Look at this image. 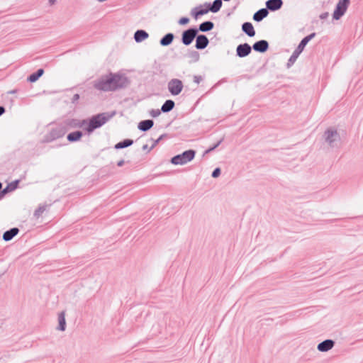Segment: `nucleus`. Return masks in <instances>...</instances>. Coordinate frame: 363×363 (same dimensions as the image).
Returning <instances> with one entry per match:
<instances>
[{
    "mask_svg": "<svg viewBox=\"0 0 363 363\" xmlns=\"http://www.w3.org/2000/svg\"><path fill=\"white\" fill-rule=\"evenodd\" d=\"M196 153V150L192 149L185 150L182 153L172 157L170 160V162L174 165L185 164L194 159Z\"/></svg>",
    "mask_w": 363,
    "mask_h": 363,
    "instance_id": "423d86ee",
    "label": "nucleus"
},
{
    "mask_svg": "<svg viewBox=\"0 0 363 363\" xmlns=\"http://www.w3.org/2000/svg\"><path fill=\"white\" fill-rule=\"evenodd\" d=\"M82 136L83 133L81 130H76L69 133L67 136V139L70 143H74L80 140Z\"/></svg>",
    "mask_w": 363,
    "mask_h": 363,
    "instance_id": "a878e982",
    "label": "nucleus"
},
{
    "mask_svg": "<svg viewBox=\"0 0 363 363\" xmlns=\"http://www.w3.org/2000/svg\"><path fill=\"white\" fill-rule=\"evenodd\" d=\"M194 82L196 83V84H199L202 80H203V78L201 76H199V75H194Z\"/></svg>",
    "mask_w": 363,
    "mask_h": 363,
    "instance_id": "ea45409f",
    "label": "nucleus"
},
{
    "mask_svg": "<svg viewBox=\"0 0 363 363\" xmlns=\"http://www.w3.org/2000/svg\"><path fill=\"white\" fill-rule=\"evenodd\" d=\"M19 233V229L16 227L10 228L9 230L5 231L3 234V240L6 242L11 240L18 233Z\"/></svg>",
    "mask_w": 363,
    "mask_h": 363,
    "instance_id": "4be33fe9",
    "label": "nucleus"
},
{
    "mask_svg": "<svg viewBox=\"0 0 363 363\" xmlns=\"http://www.w3.org/2000/svg\"><path fill=\"white\" fill-rule=\"evenodd\" d=\"M154 125V121L152 119L143 120L139 122L138 128L143 132H146L150 130Z\"/></svg>",
    "mask_w": 363,
    "mask_h": 363,
    "instance_id": "aec40b11",
    "label": "nucleus"
},
{
    "mask_svg": "<svg viewBox=\"0 0 363 363\" xmlns=\"http://www.w3.org/2000/svg\"><path fill=\"white\" fill-rule=\"evenodd\" d=\"M315 35H316L315 33H312L308 35L307 36L304 37L303 38L305 40H306V41L308 43L311 40H312L315 36Z\"/></svg>",
    "mask_w": 363,
    "mask_h": 363,
    "instance_id": "37998d69",
    "label": "nucleus"
},
{
    "mask_svg": "<svg viewBox=\"0 0 363 363\" xmlns=\"http://www.w3.org/2000/svg\"><path fill=\"white\" fill-rule=\"evenodd\" d=\"M133 144V140L132 139H125L122 141L118 142L114 146L116 150L123 149L128 147Z\"/></svg>",
    "mask_w": 363,
    "mask_h": 363,
    "instance_id": "c756f323",
    "label": "nucleus"
},
{
    "mask_svg": "<svg viewBox=\"0 0 363 363\" xmlns=\"http://www.w3.org/2000/svg\"><path fill=\"white\" fill-rule=\"evenodd\" d=\"M350 0H340L333 13V18L335 20H339L346 12L349 5Z\"/></svg>",
    "mask_w": 363,
    "mask_h": 363,
    "instance_id": "6e6552de",
    "label": "nucleus"
},
{
    "mask_svg": "<svg viewBox=\"0 0 363 363\" xmlns=\"http://www.w3.org/2000/svg\"><path fill=\"white\" fill-rule=\"evenodd\" d=\"M221 174V169L220 167H216L213 169L211 173V177L213 178H218Z\"/></svg>",
    "mask_w": 363,
    "mask_h": 363,
    "instance_id": "e433bc0d",
    "label": "nucleus"
},
{
    "mask_svg": "<svg viewBox=\"0 0 363 363\" xmlns=\"http://www.w3.org/2000/svg\"><path fill=\"white\" fill-rule=\"evenodd\" d=\"M58 326L57 329L60 331H65L66 329L65 313L62 311L58 315Z\"/></svg>",
    "mask_w": 363,
    "mask_h": 363,
    "instance_id": "c85d7f7f",
    "label": "nucleus"
},
{
    "mask_svg": "<svg viewBox=\"0 0 363 363\" xmlns=\"http://www.w3.org/2000/svg\"><path fill=\"white\" fill-rule=\"evenodd\" d=\"M267 9L270 11H276L279 10L282 5V0H267L265 3Z\"/></svg>",
    "mask_w": 363,
    "mask_h": 363,
    "instance_id": "dca6fc26",
    "label": "nucleus"
},
{
    "mask_svg": "<svg viewBox=\"0 0 363 363\" xmlns=\"http://www.w3.org/2000/svg\"><path fill=\"white\" fill-rule=\"evenodd\" d=\"M242 30L247 36L252 38L256 34L253 25L250 22H245L242 24Z\"/></svg>",
    "mask_w": 363,
    "mask_h": 363,
    "instance_id": "6ab92c4d",
    "label": "nucleus"
},
{
    "mask_svg": "<svg viewBox=\"0 0 363 363\" xmlns=\"http://www.w3.org/2000/svg\"><path fill=\"white\" fill-rule=\"evenodd\" d=\"M211 151H208V148L204 152L203 155L210 153Z\"/></svg>",
    "mask_w": 363,
    "mask_h": 363,
    "instance_id": "3c124183",
    "label": "nucleus"
},
{
    "mask_svg": "<svg viewBox=\"0 0 363 363\" xmlns=\"http://www.w3.org/2000/svg\"><path fill=\"white\" fill-rule=\"evenodd\" d=\"M19 183V179H16L9 183L6 186L0 191V200L2 199L7 193L16 190L18 188Z\"/></svg>",
    "mask_w": 363,
    "mask_h": 363,
    "instance_id": "2eb2a0df",
    "label": "nucleus"
},
{
    "mask_svg": "<svg viewBox=\"0 0 363 363\" xmlns=\"http://www.w3.org/2000/svg\"><path fill=\"white\" fill-rule=\"evenodd\" d=\"M2 190V183L0 182V191Z\"/></svg>",
    "mask_w": 363,
    "mask_h": 363,
    "instance_id": "603ef678",
    "label": "nucleus"
},
{
    "mask_svg": "<svg viewBox=\"0 0 363 363\" xmlns=\"http://www.w3.org/2000/svg\"><path fill=\"white\" fill-rule=\"evenodd\" d=\"M153 148H151V147H148L147 144L143 145L142 147V150L143 151H146L147 152H150Z\"/></svg>",
    "mask_w": 363,
    "mask_h": 363,
    "instance_id": "c03bdc74",
    "label": "nucleus"
},
{
    "mask_svg": "<svg viewBox=\"0 0 363 363\" xmlns=\"http://www.w3.org/2000/svg\"><path fill=\"white\" fill-rule=\"evenodd\" d=\"M315 35H316L315 33H312L308 35L307 36L304 37L303 38L305 40H306V41L308 43L311 40H312L315 36Z\"/></svg>",
    "mask_w": 363,
    "mask_h": 363,
    "instance_id": "79ce46f5",
    "label": "nucleus"
},
{
    "mask_svg": "<svg viewBox=\"0 0 363 363\" xmlns=\"http://www.w3.org/2000/svg\"><path fill=\"white\" fill-rule=\"evenodd\" d=\"M168 91L172 96L179 95L184 88L183 82L179 79H172L167 84Z\"/></svg>",
    "mask_w": 363,
    "mask_h": 363,
    "instance_id": "1a4fd4ad",
    "label": "nucleus"
},
{
    "mask_svg": "<svg viewBox=\"0 0 363 363\" xmlns=\"http://www.w3.org/2000/svg\"><path fill=\"white\" fill-rule=\"evenodd\" d=\"M328 16H329L328 12H324L320 15V18L324 20V19H326L328 17Z\"/></svg>",
    "mask_w": 363,
    "mask_h": 363,
    "instance_id": "a18cd8bd",
    "label": "nucleus"
},
{
    "mask_svg": "<svg viewBox=\"0 0 363 363\" xmlns=\"http://www.w3.org/2000/svg\"><path fill=\"white\" fill-rule=\"evenodd\" d=\"M45 211V206H39L34 212V216L39 217Z\"/></svg>",
    "mask_w": 363,
    "mask_h": 363,
    "instance_id": "f704fd0d",
    "label": "nucleus"
},
{
    "mask_svg": "<svg viewBox=\"0 0 363 363\" xmlns=\"http://www.w3.org/2000/svg\"><path fill=\"white\" fill-rule=\"evenodd\" d=\"M56 2V0H49L50 5H52Z\"/></svg>",
    "mask_w": 363,
    "mask_h": 363,
    "instance_id": "8fccbe9b",
    "label": "nucleus"
},
{
    "mask_svg": "<svg viewBox=\"0 0 363 363\" xmlns=\"http://www.w3.org/2000/svg\"><path fill=\"white\" fill-rule=\"evenodd\" d=\"M115 111L112 113L104 112L101 113L96 114L87 120L86 126L84 128V130L88 133L91 134L94 130L101 128L107 121H108L114 115Z\"/></svg>",
    "mask_w": 363,
    "mask_h": 363,
    "instance_id": "f257e3e1",
    "label": "nucleus"
},
{
    "mask_svg": "<svg viewBox=\"0 0 363 363\" xmlns=\"http://www.w3.org/2000/svg\"><path fill=\"white\" fill-rule=\"evenodd\" d=\"M223 5L222 0H214L213 3H205L204 6L208 8L210 12L217 13L218 12Z\"/></svg>",
    "mask_w": 363,
    "mask_h": 363,
    "instance_id": "a211bd4d",
    "label": "nucleus"
},
{
    "mask_svg": "<svg viewBox=\"0 0 363 363\" xmlns=\"http://www.w3.org/2000/svg\"><path fill=\"white\" fill-rule=\"evenodd\" d=\"M167 137V134L161 135L157 140H153L151 138L150 140L153 142L151 145V148H154L164 138Z\"/></svg>",
    "mask_w": 363,
    "mask_h": 363,
    "instance_id": "72a5a7b5",
    "label": "nucleus"
},
{
    "mask_svg": "<svg viewBox=\"0 0 363 363\" xmlns=\"http://www.w3.org/2000/svg\"><path fill=\"white\" fill-rule=\"evenodd\" d=\"M197 33H199V30L196 26L190 27L184 30L182 33V43L186 46L190 45L196 38Z\"/></svg>",
    "mask_w": 363,
    "mask_h": 363,
    "instance_id": "0eeeda50",
    "label": "nucleus"
},
{
    "mask_svg": "<svg viewBox=\"0 0 363 363\" xmlns=\"http://www.w3.org/2000/svg\"><path fill=\"white\" fill-rule=\"evenodd\" d=\"M189 57L191 58L194 62H196L200 59L199 53L197 51L193 50L189 53Z\"/></svg>",
    "mask_w": 363,
    "mask_h": 363,
    "instance_id": "2f4dec72",
    "label": "nucleus"
},
{
    "mask_svg": "<svg viewBox=\"0 0 363 363\" xmlns=\"http://www.w3.org/2000/svg\"><path fill=\"white\" fill-rule=\"evenodd\" d=\"M6 111L4 106H0V116L3 115Z\"/></svg>",
    "mask_w": 363,
    "mask_h": 363,
    "instance_id": "49530a36",
    "label": "nucleus"
},
{
    "mask_svg": "<svg viewBox=\"0 0 363 363\" xmlns=\"http://www.w3.org/2000/svg\"><path fill=\"white\" fill-rule=\"evenodd\" d=\"M17 91H18V90H17V89H13V90L9 91L7 92V94H13L17 93Z\"/></svg>",
    "mask_w": 363,
    "mask_h": 363,
    "instance_id": "09e8293b",
    "label": "nucleus"
},
{
    "mask_svg": "<svg viewBox=\"0 0 363 363\" xmlns=\"http://www.w3.org/2000/svg\"><path fill=\"white\" fill-rule=\"evenodd\" d=\"M174 106H175L174 101L172 99H167L162 104V106L161 107V111L162 113H169L172 110H173Z\"/></svg>",
    "mask_w": 363,
    "mask_h": 363,
    "instance_id": "cd10ccee",
    "label": "nucleus"
},
{
    "mask_svg": "<svg viewBox=\"0 0 363 363\" xmlns=\"http://www.w3.org/2000/svg\"><path fill=\"white\" fill-rule=\"evenodd\" d=\"M125 163V161L123 160H121L120 161H118L117 162V166L118 167H122Z\"/></svg>",
    "mask_w": 363,
    "mask_h": 363,
    "instance_id": "de8ad7c7",
    "label": "nucleus"
},
{
    "mask_svg": "<svg viewBox=\"0 0 363 363\" xmlns=\"http://www.w3.org/2000/svg\"><path fill=\"white\" fill-rule=\"evenodd\" d=\"M269 14V11L267 8H262L257 11L252 16V18L256 22L262 21Z\"/></svg>",
    "mask_w": 363,
    "mask_h": 363,
    "instance_id": "412c9836",
    "label": "nucleus"
},
{
    "mask_svg": "<svg viewBox=\"0 0 363 363\" xmlns=\"http://www.w3.org/2000/svg\"><path fill=\"white\" fill-rule=\"evenodd\" d=\"M300 54L301 53L299 52H297L296 50H295L293 52L292 55L289 57L288 62H287L288 67H291L292 65L294 64V62H296V59L298 58V57L299 56Z\"/></svg>",
    "mask_w": 363,
    "mask_h": 363,
    "instance_id": "7c9ffc66",
    "label": "nucleus"
},
{
    "mask_svg": "<svg viewBox=\"0 0 363 363\" xmlns=\"http://www.w3.org/2000/svg\"><path fill=\"white\" fill-rule=\"evenodd\" d=\"M161 109H152L150 111V115L153 118H157L161 114Z\"/></svg>",
    "mask_w": 363,
    "mask_h": 363,
    "instance_id": "c9c22d12",
    "label": "nucleus"
},
{
    "mask_svg": "<svg viewBox=\"0 0 363 363\" xmlns=\"http://www.w3.org/2000/svg\"><path fill=\"white\" fill-rule=\"evenodd\" d=\"M149 35L145 30H137L134 33V40L136 43H140L148 38Z\"/></svg>",
    "mask_w": 363,
    "mask_h": 363,
    "instance_id": "393cba45",
    "label": "nucleus"
},
{
    "mask_svg": "<svg viewBox=\"0 0 363 363\" xmlns=\"http://www.w3.org/2000/svg\"><path fill=\"white\" fill-rule=\"evenodd\" d=\"M307 44H308V42L306 41V40L303 38L295 50H296L297 52H299L300 53H301Z\"/></svg>",
    "mask_w": 363,
    "mask_h": 363,
    "instance_id": "473e14b6",
    "label": "nucleus"
},
{
    "mask_svg": "<svg viewBox=\"0 0 363 363\" xmlns=\"http://www.w3.org/2000/svg\"><path fill=\"white\" fill-rule=\"evenodd\" d=\"M208 44L209 40L206 35L197 33L195 43V48L197 50H203L208 45Z\"/></svg>",
    "mask_w": 363,
    "mask_h": 363,
    "instance_id": "f8f14e48",
    "label": "nucleus"
},
{
    "mask_svg": "<svg viewBox=\"0 0 363 363\" xmlns=\"http://www.w3.org/2000/svg\"><path fill=\"white\" fill-rule=\"evenodd\" d=\"M189 23V18L188 17H182L178 21V23L181 26H185Z\"/></svg>",
    "mask_w": 363,
    "mask_h": 363,
    "instance_id": "4c0bfd02",
    "label": "nucleus"
},
{
    "mask_svg": "<svg viewBox=\"0 0 363 363\" xmlns=\"http://www.w3.org/2000/svg\"><path fill=\"white\" fill-rule=\"evenodd\" d=\"M44 72H45L44 69L43 68H40L35 72L30 74L27 78V81L30 83H34V82H37L40 77L43 76Z\"/></svg>",
    "mask_w": 363,
    "mask_h": 363,
    "instance_id": "bb28decb",
    "label": "nucleus"
},
{
    "mask_svg": "<svg viewBox=\"0 0 363 363\" xmlns=\"http://www.w3.org/2000/svg\"><path fill=\"white\" fill-rule=\"evenodd\" d=\"M252 52V47L247 43L240 44L236 48V55L240 58L248 56Z\"/></svg>",
    "mask_w": 363,
    "mask_h": 363,
    "instance_id": "9b49d317",
    "label": "nucleus"
},
{
    "mask_svg": "<svg viewBox=\"0 0 363 363\" xmlns=\"http://www.w3.org/2000/svg\"><path fill=\"white\" fill-rule=\"evenodd\" d=\"M335 342L331 339H327L320 342L317 346V350L321 352H326L333 348Z\"/></svg>",
    "mask_w": 363,
    "mask_h": 363,
    "instance_id": "4468645a",
    "label": "nucleus"
},
{
    "mask_svg": "<svg viewBox=\"0 0 363 363\" xmlns=\"http://www.w3.org/2000/svg\"><path fill=\"white\" fill-rule=\"evenodd\" d=\"M208 12H210L208 8L206 6V8H203L202 5H199V6L194 7L191 11V15L195 19H197L199 16L206 14Z\"/></svg>",
    "mask_w": 363,
    "mask_h": 363,
    "instance_id": "f3484780",
    "label": "nucleus"
},
{
    "mask_svg": "<svg viewBox=\"0 0 363 363\" xmlns=\"http://www.w3.org/2000/svg\"><path fill=\"white\" fill-rule=\"evenodd\" d=\"M223 139H220V140H218L216 144H214L213 146L210 147L208 148V151H211V152L212 151H213L216 148H217L220 145V143L223 142Z\"/></svg>",
    "mask_w": 363,
    "mask_h": 363,
    "instance_id": "58836bf2",
    "label": "nucleus"
},
{
    "mask_svg": "<svg viewBox=\"0 0 363 363\" xmlns=\"http://www.w3.org/2000/svg\"><path fill=\"white\" fill-rule=\"evenodd\" d=\"M251 47L255 52L264 53L268 50L269 45L267 40H260L256 41Z\"/></svg>",
    "mask_w": 363,
    "mask_h": 363,
    "instance_id": "ddd939ff",
    "label": "nucleus"
},
{
    "mask_svg": "<svg viewBox=\"0 0 363 363\" xmlns=\"http://www.w3.org/2000/svg\"><path fill=\"white\" fill-rule=\"evenodd\" d=\"M79 99V94H75L72 98V103L74 104H77L78 102V100Z\"/></svg>",
    "mask_w": 363,
    "mask_h": 363,
    "instance_id": "a19ab883",
    "label": "nucleus"
},
{
    "mask_svg": "<svg viewBox=\"0 0 363 363\" xmlns=\"http://www.w3.org/2000/svg\"><path fill=\"white\" fill-rule=\"evenodd\" d=\"M174 39V35L172 33L165 34L160 40V44L161 46L167 47L171 45Z\"/></svg>",
    "mask_w": 363,
    "mask_h": 363,
    "instance_id": "5701e85b",
    "label": "nucleus"
},
{
    "mask_svg": "<svg viewBox=\"0 0 363 363\" xmlns=\"http://www.w3.org/2000/svg\"><path fill=\"white\" fill-rule=\"evenodd\" d=\"M65 134L66 129L60 122L50 129L48 133L43 136L41 143H50L57 139L62 138Z\"/></svg>",
    "mask_w": 363,
    "mask_h": 363,
    "instance_id": "7ed1b4c3",
    "label": "nucleus"
},
{
    "mask_svg": "<svg viewBox=\"0 0 363 363\" xmlns=\"http://www.w3.org/2000/svg\"><path fill=\"white\" fill-rule=\"evenodd\" d=\"M323 138L331 148L339 147L341 145L340 133L334 127L327 128L323 135Z\"/></svg>",
    "mask_w": 363,
    "mask_h": 363,
    "instance_id": "f03ea898",
    "label": "nucleus"
},
{
    "mask_svg": "<svg viewBox=\"0 0 363 363\" xmlns=\"http://www.w3.org/2000/svg\"><path fill=\"white\" fill-rule=\"evenodd\" d=\"M110 74L113 91L126 89L130 84V79L125 74L110 72Z\"/></svg>",
    "mask_w": 363,
    "mask_h": 363,
    "instance_id": "20e7f679",
    "label": "nucleus"
},
{
    "mask_svg": "<svg viewBox=\"0 0 363 363\" xmlns=\"http://www.w3.org/2000/svg\"><path fill=\"white\" fill-rule=\"evenodd\" d=\"M110 72L101 75L99 78L93 82V87L100 91H113Z\"/></svg>",
    "mask_w": 363,
    "mask_h": 363,
    "instance_id": "39448f33",
    "label": "nucleus"
},
{
    "mask_svg": "<svg viewBox=\"0 0 363 363\" xmlns=\"http://www.w3.org/2000/svg\"><path fill=\"white\" fill-rule=\"evenodd\" d=\"M66 129V133L70 128H82L87 123V120H79L77 118H67L61 122Z\"/></svg>",
    "mask_w": 363,
    "mask_h": 363,
    "instance_id": "9d476101",
    "label": "nucleus"
},
{
    "mask_svg": "<svg viewBox=\"0 0 363 363\" xmlns=\"http://www.w3.org/2000/svg\"><path fill=\"white\" fill-rule=\"evenodd\" d=\"M213 22L211 21H206L199 24V28H197V30H199V32L201 31L203 33H206L211 31V30L213 29Z\"/></svg>",
    "mask_w": 363,
    "mask_h": 363,
    "instance_id": "b1692460",
    "label": "nucleus"
}]
</instances>
